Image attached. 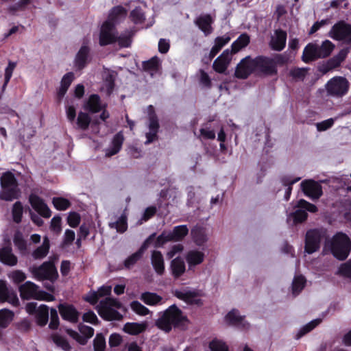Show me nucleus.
<instances>
[{
    "label": "nucleus",
    "instance_id": "obj_1",
    "mask_svg": "<svg viewBox=\"0 0 351 351\" xmlns=\"http://www.w3.org/2000/svg\"><path fill=\"white\" fill-rule=\"evenodd\" d=\"M189 324V320L180 308H166L156 321V326L165 332H169L172 328L185 330Z\"/></svg>",
    "mask_w": 351,
    "mask_h": 351
},
{
    "label": "nucleus",
    "instance_id": "obj_2",
    "mask_svg": "<svg viewBox=\"0 0 351 351\" xmlns=\"http://www.w3.org/2000/svg\"><path fill=\"white\" fill-rule=\"evenodd\" d=\"M112 286L103 285L97 291L89 293L85 298V300L88 302L91 305L100 302L98 307H121V304L118 300L111 298Z\"/></svg>",
    "mask_w": 351,
    "mask_h": 351
},
{
    "label": "nucleus",
    "instance_id": "obj_3",
    "mask_svg": "<svg viewBox=\"0 0 351 351\" xmlns=\"http://www.w3.org/2000/svg\"><path fill=\"white\" fill-rule=\"evenodd\" d=\"M255 59L256 72L273 75L277 73L278 65H283L286 63V58L281 54H276L273 57L258 56Z\"/></svg>",
    "mask_w": 351,
    "mask_h": 351
},
{
    "label": "nucleus",
    "instance_id": "obj_4",
    "mask_svg": "<svg viewBox=\"0 0 351 351\" xmlns=\"http://www.w3.org/2000/svg\"><path fill=\"white\" fill-rule=\"evenodd\" d=\"M334 47V44L328 40L324 41L321 45L310 43L303 51L302 60L308 62L317 58H326L331 53Z\"/></svg>",
    "mask_w": 351,
    "mask_h": 351
},
{
    "label": "nucleus",
    "instance_id": "obj_5",
    "mask_svg": "<svg viewBox=\"0 0 351 351\" xmlns=\"http://www.w3.org/2000/svg\"><path fill=\"white\" fill-rule=\"evenodd\" d=\"M2 191L0 198L5 201H12L20 197L21 191L14 176L11 172L3 173L1 178Z\"/></svg>",
    "mask_w": 351,
    "mask_h": 351
},
{
    "label": "nucleus",
    "instance_id": "obj_6",
    "mask_svg": "<svg viewBox=\"0 0 351 351\" xmlns=\"http://www.w3.org/2000/svg\"><path fill=\"white\" fill-rule=\"evenodd\" d=\"M330 249L332 254L339 260L346 259L351 250V241L342 232L336 234L331 241Z\"/></svg>",
    "mask_w": 351,
    "mask_h": 351
},
{
    "label": "nucleus",
    "instance_id": "obj_7",
    "mask_svg": "<svg viewBox=\"0 0 351 351\" xmlns=\"http://www.w3.org/2000/svg\"><path fill=\"white\" fill-rule=\"evenodd\" d=\"M19 291L23 299H35L38 300H53V296L39 289V287L34 283L27 281L19 287Z\"/></svg>",
    "mask_w": 351,
    "mask_h": 351
},
{
    "label": "nucleus",
    "instance_id": "obj_8",
    "mask_svg": "<svg viewBox=\"0 0 351 351\" xmlns=\"http://www.w3.org/2000/svg\"><path fill=\"white\" fill-rule=\"evenodd\" d=\"M350 84L344 77L337 76L330 79L326 84V90L328 95L341 97L349 89Z\"/></svg>",
    "mask_w": 351,
    "mask_h": 351
},
{
    "label": "nucleus",
    "instance_id": "obj_9",
    "mask_svg": "<svg viewBox=\"0 0 351 351\" xmlns=\"http://www.w3.org/2000/svg\"><path fill=\"white\" fill-rule=\"evenodd\" d=\"M34 276L38 280H55L58 277V271L53 263L47 261L40 266H34L30 268Z\"/></svg>",
    "mask_w": 351,
    "mask_h": 351
},
{
    "label": "nucleus",
    "instance_id": "obj_10",
    "mask_svg": "<svg viewBox=\"0 0 351 351\" xmlns=\"http://www.w3.org/2000/svg\"><path fill=\"white\" fill-rule=\"evenodd\" d=\"M329 35L335 40L351 43V25L343 21L338 22L332 26Z\"/></svg>",
    "mask_w": 351,
    "mask_h": 351
},
{
    "label": "nucleus",
    "instance_id": "obj_11",
    "mask_svg": "<svg viewBox=\"0 0 351 351\" xmlns=\"http://www.w3.org/2000/svg\"><path fill=\"white\" fill-rule=\"evenodd\" d=\"M189 232L186 225H181L174 227L171 232H163L157 239V245H161L164 243L170 241H181Z\"/></svg>",
    "mask_w": 351,
    "mask_h": 351
},
{
    "label": "nucleus",
    "instance_id": "obj_12",
    "mask_svg": "<svg viewBox=\"0 0 351 351\" xmlns=\"http://www.w3.org/2000/svg\"><path fill=\"white\" fill-rule=\"evenodd\" d=\"M297 209L294 213H291L288 219L293 218L294 223H300L306 220L307 217L306 210L311 213H315L317 210V207L304 199H300L298 202Z\"/></svg>",
    "mask_w": 351,
    "mask_h": 351
},
{
    "label": "nucleus",
    "instance_id": "obj_13",
    "mask_svg": "<svg viewBox=\"0 0 351 351\" xmlns=\"http://www.w3.org/2000/svg\"><path fill=\"white\" fill-rule=\"evenodd\" d=\"M253 72H256L255 59L247 56L238 64L235 76L238 78L245 79Z\"/></svg>",
    "mask_w": 351,
    "mask_h": 351
},
{
    "label": "nucleus",
    "instance_id": "obj_14",
    "mask_svg": "<svg viewBox=\"0 0 351 351\" xmlns=\"http://www.w3.org/2000/svg\"><path fill=\"white\" fill-rule=\"evenodd\" d=\"M324 232L319 230H311L306 235L305 251L308 254L316 252L319 248Z\"/></svg>",
    "mask_w": 351,
    "mask_h": 351
},
{
    "label": "nucleus",
    "instance_id": "obj_15",
    "mask_svg": "<svg viewBox=\"0 0 351 351\" xmlns=\"http://www.w3.org/2000/svg\"><path fill=\"white\" fill-rule=\"evenodd\" d=\"M117 41V34L112 22L107 21L101 26L99 44L107 45Z\"/></svg>",
    "mask_w": 351,
    "mask_h": 351
},
{
    "label": "nucleus",
    "instance_id": "obj_16",
    "mask_svg": "<svg viewBox=\"0 0 351 351\" xmlns=\"http://www.w3.org/2000/svg\"><path fill=\"white\" fill-rule=\"evenodd\" d=\"M149 117V132L146 133L147 141L145 144H149L157 138V133L159 129V123L158 118L154 112L152 106L148 107Z\"/></svg>",
    "mask_w": 351,
    "mask_h": 351
},
{
    "label": "nucleus",
    "instance_id": "obj_17",
    "mask_svg": "<svg viewBox=\"0 0 351 351\" xmlns=\"http://www.w3.org/2000/svg\"><path fill=\"white\" fill-rule=\"evenodd\" d=\"M106 107L107 104L103 103L100 97L97 94L90 95L83 105V108L92 114L99 112Z\"/></svg>",
    "mask_w": 351,
    "mask_h": 351
},
{
    "label": "nucleus",
    "instance_id": "obj_18",
    "mask_svg": "<svg viewBox=\"0 0 351 351\" xmlns=\"http://www.w3.org/2000/svg\"><path fill=\"white\" fill-rule=\"evenodd\" d=\"M29 202L32 207L43 217L49 218L51 212L44 200L37 195L31 194L29 197Z\"/></svg>",
    "mask_w": 351,
    "mask_h": 351
},
{
    "label": "nucleus",
    "instance_id": "obj_19",
    "mask_svg": "<svg viewBox=\"0 0 351 351\" xmlns=\"http://www.w3.org/2000/svg\"><path fill=\"white\" fill-rule=\"evenodd\" d=\"M0 302H8L12 306L19 304V298L16 293L7 287L6 283L0 280Z\"/></svg>",
    "mask_w": 351,
    "mask_h": 351
},
{
    "label": "nucleus",
    "instance_id": "obj_20",
    "mask_svg": "<svg viewBox=\"0 0 351 351\" xmlns=\"http://www.w3.org/2000/svg\"><path fill=\"white\" fill-rule=\"evenodd\" d=\"M302 191L312 199H318L322 194L321 185L313 180H306L301 183Z\"/></svg>",
    "mask_w": 351,
    "mask_h": 351
},
{
    "label": "nucleus",
    "instance_id": "obj_21",
    "mask_svg": "<svg viewBox=\"0 0 351 351\" xmlns=\"http://www.w3.org/2000/svg\"><path fill=\"white\" fill-rule=\"evenodd\" d=\"M232 53L229 49H226L214 61L213 64V69L219 73H223L231 60Z\"/></svg>",
    "mask_w": 351,
    "mask_h": 351
},
{
    "label": "nucleus",
    "instance_id": "obj_22",
    "mask_svg": "<svg viewBox=\"0 0 351 351\" xmlns=\"http://www.w3.org/2000/svg\"><path fill=\"white\" fill-rule=\"evenodd\" d=\"M214 23V19L210 14H202L195 20V25L201 29L205 36L210 35L213 28L212 24Z\"/></svg>",
    "mask_w": 351,
    "mask_h": 351
},
{
    "label": "nucleus",
    "instance_id": "obj_23",
    "mask_svg": "<svg viewBox=\"0 0 351 351\" xmlns=\"http://www.w3.org/2000/svg\"><path fill=\"white\" fill-rule=\"evenodd\" d=\"M286 40L287 33L281 29H277L271 38L269 46L272 49L280 51L285 48Z\"/></svg>",
    "mask_w": 351,
    "mask_h": 351
},
{
    "label": "nucleus",
    "instance_id": "obj_24",
    "mask_svg": "<svg viewBox=\"0 0 351 351\" xmlns=\"http://www.w3.org/2000/svg\"><path fill=\"white\" fill-rule=\"evenodd\" d=\"M176 295L186 302L188 304L202 305V300L200 295L197 291H176Z\"/></svg>",
    "mask_w": 351,
    "mask_h": 351
},
{
    "label": "nucleus",
    "instance_id": "obj_25",
    "mask_svg": "<svg viewBox=\"0 0 351 351\" xmlns=\"http://www.w3.org/2000/svg\"><path fill=\"white\" fill-rule=\"evenodd\" d=\"M29 315H34L38 326H45L49 320V308H25Z\"/></svg>",
    "mask_w": 351,
    "mask_h": 351
},
{
    "label": "nucleus",
    "instance_id": "obj_26",
    "mask_svg": "<svg viewBox=\"0 0 351 351\" xmlns=\"http://www.w3.org/2000/svg\"><path fill=\"white\" fill-rule=\"evenodd\" d=\"M0 261L9 266L16 265L17 257L12 253L10 246H5L0 249Z\"/></svg>",
    "mask_w": 351,
    "mask_h": 351
},
{
    "label": "nucleus",
    "instance_id": "obj_27",
    "mask_svg": "<svg viewBox=\"0 0 351 351\" xmlns=\"http://www.w3.org/2000/svg\"><path fill=\"white\" fill-rule=\"evenodd\" d=\"M99 316L106 321H121L123 315L117 311V308H96Z\"/></svg>",
    "mask_w": 351,
    "mask_h": 351
},
{
    "label": "nucleus",
    "instance_id": "obj_28",
    "mask_svg": "<svg viewBox=\"0 0 351 351\" xmlns=\"http://www.w3.org/2000/svg\"><path fill=\"white\" fill-rule=\"evenodd\" d=\"M50 249V241L45 236L43 238V243L32 252V256L35 260L43 259L47 256Z\"/></svg>",
    "mask_w": 351,
    "mask_h": 351
},
{
    "label": "nucleus",
    "instance_id": "obj_29",
    "mask_svg": "<svg viewBox=\"0 0 351 351\" xmlns=\"http://www.w3.org/2000/svg\"><path fill=\"white\" fill-rule=\"evenodd\" d=\"M124 141L123 135L121 132H118L113 138L110 147L106 149V155L112 156L117 154L123 145Z\"/></svg>",
    "mask_w": 351,
    "mask_h": 351
},
{
    "label": "nucleus",
    "instance_id": "obj_30",
    "mask_svg": "<svg viewBox=\"0 0 351 351\" xmlns=\"http://www.w3.org/2000/svg\"><path fill=\"white\" fill-rule=\"evenodd\" d=\"M147 241H145L138 251L128 256L124 261V266L128 269L132 267L143 256L145 250L147 249Z\"/></svg>",
    "mask_w": 351,
    "mask_h": 351
},
{
    "label": "nucleus",
    "instance_id": "obj_31",
    "mask_svg": "<svg viewBox=\"0 0 351 351\" xmlns=\"http://www.w3.org/2000/svg\"><path fill=\"white\" fill-rule=\"evenodd\" d=\"M204 259V254L198 250H191L186 256V260L189 264V268L193 266L201 264Z\"/></svg>",
    "mask_w": 351,
    "mask_h": 351
},
{
    "label": "nucleus",
    "instance_id": "obj_32",
    "mask_svg": "<svg viewBox=\"0 0 351 351\" xmlns=\"http://www.w3.org/2000/svg\"><path fill=\"white\" fill-rule=\"evenodd\" d=\"M152 264L156 272L161 275L165 271L163 256L160 252L154 251L152 254Z\"/></svg>",
    "mask_w": 351,
    "mask_h": 351
},
{
    "label": "nucleus",
    "instance_id": "obj_33",
    "mask_svg": "<svg viewBox=\"0 0 351 351\" xmlns=\"http://www.w3.org/2000/svg\"><path fill=\"white\" fill-rule=\"evenodd\" d=\"M88 53L89 49L86 44L84 43L79 50L75 58V65L78 69H81L85 66Z\"/></svg>",
    "mask_w": 351,
    "mask_h": 351
},
{
    "label": "nucleus",
    "instance_id": "obj_34",
    "mask_svg": "<svg viewBox=\"0 0 351 351\" xmlns=\"http://www.w3.org/2000/svg\"><path fill=\"white\" fill-rule=\"evenodd\" d=\"M147 324L145 323H126L124 326L123 330L125 332L132 335H136L146 330Z\"/></svg>",
    "mask_w": 351,
    "mask_h": 351
},
{
    "label": "nucleus",
    "instance_id": "obj_35",
    "mask_svg": "<svg viewBox=\"0 0 351 351\" xmlns=\"http://www.w3.org/2000/svg\"><path fill=\"white\" fill-rule=\"evenodd\" d=\"M109 227L112 229H116L119 233H123L128 229L127 216L123 213L115 221L110 222Z\"/></svg>",
    "mask_w": 351,
    "mask_h": 351
},
{
    "label": "nucleus",
    "instance_id": "obj_36",
    "mask_svg": "<svg viewBox=\"0 0 351 351\" xmlns=\"http://www.w3.org/2000/svg\"><path fill=\"white\" fill-rule=\"evenodd\" d=\"M14 317L13 311L8 308L0 309V328H6L10 324Z\"/></svg>",
    "mask_w": 351,
    "mask_h": 351
},
{
    "label": "nucleus",
    "instance_id": "obj_37",
    "mask_svg": "<svg viewBox=\"0 0 351 351\" xmlns=\"http://www.w3.org/2000/svg\"><path fill=\"white\" fill-rule=\"evenodd\" d=\"M250 43V36L247 34H242L233 42L231 45V53H236Z\"/></svg>",
    "mask_w": 351,
    "mask_h": 351
},
{
    "label": "nucleus",
    "instance_id": "obj_38",
    "mask_svg": "<svg viewBox=\"0 0 351 351\" xmlns=\"http://www.w3.org/2000/svg\"><path fill=\"white\" fill-rule=\"evenodd\" d=\"M171 269L174 277H180L185 271V263L182 258H176L171 261Z\"/></svg>",
    "mask_w": 351,
    "mask_h": 351
},
{
    "label": "nucleus",
    "instance_id": "obj_39",
    "mask_svg": "<svg viewBox=\"0 0 351 351\" xmlns=\"http://www.w3.org/2000/svg\"><path fill=\"white\" fill-rule=\"evenodd\" d=\"M322 322V318H317L311 321L309 323L303 326L298 332L295 335V339H299L304 335H306L311 330H313L316 326H317Z\"/></svg>",
    "mask_w": 351,
    "mask_h": 351
},
{
    "label": "nucleus",
    "instance_id": "obj_40",
    "mask_svg": "<svg viewBox=\"0 0 351 351\" xmlns=\"http://www.w3.org/2000/svg\"><path fill=\"white\" fill-rule=\"evenodd\" d=\"M63 319L76 323L78 321L79 313L77 308H58Z\"/></svg>",
    "mask_w": 351,
    "mask_h": 351
},
{
    "label": "nucleus",
    "instance_id": "obj_41",
    "mask_svg": "<svg viewBox=\"0 0 351 351\" xmlns=\"http://www.w3.org/2000/svg\"><path fill=\"white\" fill-rule=\"evenodd\" d=\"M91 119L87 112H80L78 113L76 125L81 130H86L90 123Z\"/></svg>",
    "mask_w": 351,
    "mask_h": 351
},
{
    "label": "nucleus",
    "instance_id": "obj_42",
    "mask_svg": "<svg viewBox=\"0 0 351 351\" xmlns=\"http://www.w3.org/2000/svg\"><path fill=\"white\" fill-rule=\"evenodd\" d=\"M243 317L241 316L235 308H232L225 317L228 325L237 326L241 324Z\"/></svg>",
    "mask_w": 351,
    "mask_h": 351
},
{
    "label": "nucleus",
    "instance_id": "obj_43",
    "mask_svg": "<svg viewBox=\"0 0 351 351\" xmlns=\"http://www.w3.org/2000/svg\"><path fill=\"white\" fill-rule=\"evenodd\" d=\"M348 51L346 50L342 49L339 53L334 56L332 58L330 59L328 61L327 66L329 69H335L339 66L341 63L345 60L347 56Z\"/></svg>",
    "mask_w": 351,
    "mask_h": 351
},
{
    "label": "nucleus",
    "instance_id": "obj_44",
    "mask_svg": "<svg viewBox=\"0 0 351 351\" xmlns=\"http://www.w3.org/2000/svg\"><path fill=\"white\" fill-rule=\"evenodd\" d=\"M193 239L197 245H203L207 241L205 230L202 228H195L191 230Z\"/></svg>",
    "mask_w": 351,
    "mask_h": 351
},
{
    "label": "nucleus",
    "instance_id": "obj_45",
    "mask_svg": "<svg viewBox=\"0 0 351 351\" xmlns=\"http://www.w3.org/2000/svg\"><path fill=\"white\" fill-rule=\"evenodd\" d=\"M306 284V279L304 276H296L293 280L291 291L294 295H298L304 289Z\"/></svg>",
    "mask_w": 351,
    "mask_h": 351
},
{
    "label": "nucleus",
    "instance_id": "obj_46",
    "mask_svg": "<svg viewBox=\"0 0 351 351\" xmlns=\"http://www.w3.org/2000/svg\"><path fill=\"white\" fill-rule=\"evenodd\" d=\"M141 299L147 305L154 306L160 304L162 298L154 293L146 292L141 295Z\"/></svg>",
    "mask_w": 351,
    "mask_h": 351
},
{
    "label": "nucleus",
    "instance_id": "obj_47",
    "mask_svg": "<svg viewBox=\"0 0 351 351\" xmlns=\"http://www.w3.org/2000/svg\"><path fill=\"white\" fill-rule=\"evenodd\" d=\"M51 338L53 343L58 346L61 348L64 351H70L71 346L69 343L64 337L58 334H52Z\"/></svg>",
    "mask_w": 351,
    "mask_h": 351
},
{
    "label": "nucleus",
    "instance_id": "obj_48",
    "mask_svg": "<svg viewBox=\"0 0 351 351\" xmlns=\"http://www.w3.org/2000/svg\"><path fill=\"white\" fill-rule=\"evenodd\" d=\"M143 68L145 71H150L152 75L154 72L158 71L160 67V60L156 56L153 57L149 60L145 61L143 64Z\"/></svg>",
    "mask_w": 351,
    "mask_h": 351
},
{
    "label": "nucleus",
    "instance_id": "obj_49",
    "mask_svg": "<svg viewBox=\"0 0 351 351\" xmlns=\"http://www.w3.org/2000/svg\"><path fill=\"white\" fill-rule=\"evenodd\" d=\"M94 351H104L106 349V339L102 333H97L93 340Z\"/></svg>",
    "mask_w": 351,
    "mask_h": 351
},
{
    "label": "nucleus",
    "instance_id": "obj_50",
    "mask_svg": "<svg viewBox=\"0 0 351 351\" xmlns=\"http://www.w3.org/2000/svg\"><path fill=\"white\" fill-rule=\"evenodd\" d=\"M23 213V207L20 202H16L14 204L12 207V217L13 220L16 223L21 221Z\"/></svg>",
    "mask_w": 351,
    "mask_h": 351
},
{
    "label": "nucleus",
    "instance_id": "obj_51",
    "mask_svg": "<svg viewBox=\"0 0 351 351\" xmlns=\"http://www.w3.org/2000/svg\"><path fill=\"white\" fill-rule=\"evenodd\" d=\"M308 68H293L290 70L289 75L295 80H303L307 73Z\"/></svg>",
    "mask_w": 351,
    "mask_h": 351
},
{
    "label": "nucleus",
    "instance_id": "obj_52",
    "mask_svg": "<svg viewBox=\"0 0 351 351\" xmlns=\"http://www.w3.org/2000/svg\"><path fill=\"white\" fill-rule=\"evenodd\" d=\"M230 40V37L227 35L217 37L215 40V44L211 49L218 53L219 51L222 49V47L225 46L226 44H228Z\"/></svg>",
    "mask_w": 351,
    "mask_h": 351
},
{
    "label": "nucleus",
    "instance_id": "obj_53",
    "mask_svg": "<svg viewBox=\"0 0 351 351\" xmlns=\"http://www.w3.org/2000/svg\"><path fill=\"white\" fill-rule=\"evenodd\" d=\"M14 245L21 253H25L27 250L26 241L23 238L22 234L20 232H16L14 237Z\"/></svg>",
    "mask_w": 351,
    "mask_h": 351
},
{
    "label": "nucleus",
    "instance_id": "obj_54",
    "mask_svg": "<svg viewBox=\"0 0 351 351\" xmlns=\"http://www.w3.org/2000/svg\"><path fill=\"white\" fill-rule=\"evenodd\" d=\"M209 348L211 351H228V347L226 343L217 339L210 342Z\"/></svg>",
    "mask_w": 351,
    "mask_h": 351
},
{
    "label": "nucleus",
    "instance_id": "obj_55",
    "mask_svg": "<svg viewBox=\"0 0 351 351\" xmlns=\"http://www.w3.org/2000/svg\"><path fill=\"white\" fill-rule=\"evenodd\" d=\"M52 202L55 208L59 210H65L71 205L70 202L63 197H54Z\"/></svg>",
    "mask_w": 351,
    "mask_h": 351
},
{
    "label": "nucleus",
    "instance_id": "obj_56",
    "mask_svg": "<svg viewBox=\"0 0 351 351\" xmlns=\"http://www.w3.org/2000/svg\"><path fill=\"white\" fill-rule=\"evenodd\" d=\"M126 14L125 10L121 6L114 8L109 15V19L111 21H116Z\"/></svg>",
    "mask_w": 351,
    "mask_h": 351
},
{
    "label": "nucleus",
    "instance_id": "obj_57",
    "mask_svg": "<svg viewBox=\"0 0 351 351\" xmlns=\"http://www.w3.org/2000/svg\"><path fill=\"white\" fill-rule=\"evenodd\" d=\"M66 333L80 345L84 346L87 343V337H85L84 335H81L77 331L72 329H67Z\"/></svg>",
    "mask_w": 351,
    "mask_h": 351
},
{
    "label": "nucleus",
    "instance_id": "obj_58",
    "mask_svg": "<svg viewBox=\"0 0 351 351\" xmlns=\"http://www.w3.org/2000/svg\"><path fill=\"white\" fill-rule=\"evenodd\" d=\"M15 327L21 332H27L31 330L32 324L27 319H23L21 322L15 323Z\"/></svg>",
    "mask_w": 351,
    "mask_h": 351
},
{
    "label": "nucleus",
    "instance_id": "obj_59",
    "mask_svg": "<svg viewBox=\"0 0 351 351\" xmlns=\"http://www.w3.org/2000/svg\"><path fill=\"white\" fill-rule=\"evenodd\" d=\"M338 273L351 279V259L340 265Z\"/></svg>",
    "mask_w": 351,
    "mask_h": 351
},
{
    "label": "nucleus",
    "instance_id": "obj_60",
    "mask_svg": "<svg viewBox=\"0 0 351 351\" xmlns=\"http://www.w3.org/2000/svg\"><path fill=\"white\" fill-rule=\"evenodd\" d=\"M131 34L130 32H126L120 35L119 36H117V41L119 45L122 47H128L130 46L131 43Z\"/></svg>",
    "mask_w": 351,
    "mask_h": 351
},
{
    "label": "nucleus",
    "instance_id": "obj_61",
    "mask_svg": "<svg viewBox=\"0 0 351 351\" xmlns=\"http://www.w3.org/2000/svg\"><path fill=\"white\" fill-rule=\"evenodd\" d=\"M132 21L136 24L141 23L145 20L144 14L140 8L134 9L130 13Z\"/></svg>",
    "mask_w": 351,
    "mask_h": 351
},
{
    "label": "nucleus",
    "instance_id": "obj_62",
    "mask_svg": "<svg viewBox=\"0 0 351 351\" xmlns=\"http://www.w3.org/2000/svg\"><path fill=\"white\" fill-rule=\"evenodd\" d=\"M51 312V321L49 324V328L56 330L59 326V317L58 315V311L56 308H50Z\"/></svg>",
    "mask_w": 351,
    "mask_h": 351
},
{
    "label": "nucleus",
    "instance_id": "obj_63",
    "mask_svg": "<svg viewBox=\"0 0 351 351\" xmlns=\"http://www.w3.org/2000/svg\"><path fill=\"white\" fill-rule=\"evenodd\" d=\"M123 339L121 336L118 333H112L109 337V346L111 348L117 347L121 345Z\"/></svg>",
    "mask_w": 351,
    "mask_h": 351
},
{
    "label": "nucleus",
    "instance_id": "obj_64",
    "mask_svg": "<svg viewBox=\"0 0 351 351\" xmlns=\"http://www.w3.org/2000/svg\"><path fill=\"white\" fill-rule=\"evenodd\" d=\"M67 221L71 227L75 228L80 222V217L76 213H71L68 216Z\"/></svg>",
    "mask_w": 351,
    "mask_h": 351
}]
</instances>
